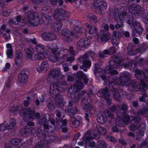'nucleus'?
I'll return each instance as SVG.
<instances>
[{"label": "nucleus", "instance_id": "obj_31", "mask_svg": "<svg viewBox=\"0 0 148 148\" xmlns=\"http://www.w3.org/2000/svg\"><path fill=\"white\" fill-rule=\"evenodd\" d=\"M6 46L7 49L6 53L8 58H11L13 57V51L12 45L10 43L6 44Z\"/></svg>", "mask_w": 148, "mask_h": 148}, {"label": "nucleus", "instance_id": "obj_64", "mask_svg": "<svg viewBox=\"0 0 148 148\" xmlns=\"http://www.w3.org/2000/svg\"><path fill=\"white\" fill-rule=\"evenodd\" d=\"M15 64L17 66H19L20 65L22 61V58H16L15 57Z\"/></svg>", "mask_w": 148, "mask_h": 148}, {"label": "nucleus", "instance_id": "obj_18", "mask_svg": "<svg viewBox=\"0 0 148 148\" xmlns=\"http://www.w3.org/2000/svg\"><path fill=\"white\" fill-rule=\"evenodd\" d=\"M146 71L148 74V69H146ZM135 76L136 78L140 79L141 82L144 80L148 82V75H146V74L141 70H136L135 72Z\"/></svg>", "mask_w": 148, "mask_h": 148}, {"label": "nucleus", "instance_id": "obj_37", "mask_svg": "<svg viewBox=\"0 0 148 148\" xmlns=\"http://www.w3.org/2000/svg\"><path fill=\"white\" fill-rule=\"evenodd\" d=\"M37 123L38 124L41 125H42L45 123H47L48 121L46 119V115H43L40 116V118L37 120Z\"/></svg>", "mask_w": 148, "mask_h": 148}, {"label": "nucleus", "instance_id": "obj_9", "mask_svg": "<svg viewBox=\"0 0 148 148\" xmlns=\"http://www.w3.org/2000/svg\"><path fill=\"white\" fill-rule=\"evenodd\" d=\"M141 85L139 82L135 80H132L130 83L129 85L132 86V90L135 89L136 91L140 90L142 91L145 92L147 89V87L146 84L141 82Z\"/></svg>", "mask_w": 148, "mask_h": 148}, {"label": "nucleus", "instance_id": "obj_16", "mask_svg": "<svg viewBox=\"0 0 148 148\" xmlns=\"http://www.w3.org/2000/svg\"><path fill=\"white\" fill-rule=\"evenodd\" d=\"M66 110L67 111L69 115L71 116L76 114L78 111L76 107L75 103L73 101L69 102V105L66 108Z\"/></svg>", "mask_w": 148, "mask_h": 148}, {"label": "nucleus", "instance_id": "obj_53", "mask_svg": "<svg viewBox=\"0 0 148 148\" xmlns=\"http://www.w3.org/2000/svg\"><path fill=\"white\" fill-rule=\"evenodd\" d=\"M15 19L13 18L10 19L8 21V24L11 27H16V25H17V23H16V22L15 21Z\"/></svg>", "mask_w": 148, "mask_h": 148}, {"label": "nucleus", "instance_id": "obj_22", "mask_svg": "<svg viewBox=\"0 0 148 148\" xmlns=\"http://www.w3.org/2000/svg\"><path fill=\"white\" fill-rule=\"evenodd\" d=\"M79 59L80 61L83 62V66H80V69H83L84 67H89L90 66L91 62L88 60L89 57L87 54L84 55L80 57Z\"/></svg>", "mask_w": 148, "mask_h": 148}, {"label": "nucleus", "instance_id": "obj_2", "mask_svg": "<svg viewBox=\"0 0 148 148\" xmlns=\"http://www.w3.org/2000/svg\"><path fill=\"white\" fill-rule=\"evenodd\" d=\"M68 86L65 81H57L54 82L50 86V95L55 99L56 105L60 108H63L64 105V101L63 96L59 95V90H65Z\"/></svg>", "mask_w": 148, "mask_h": 148}, {"label": "nucleus", "instance_id": "obj_44", "mask_svg": "<svg viewBox=\"0 0 148 148\" xmlns=\"http://www.w3.org/2000/svg\"><path fill=\"white\" fill-rule=\"evenodd\" d=\"M119 111L118 113V115H119V114L121 115V114H125L127 110V106L125 104L122 105L121 107H120V109H119Z\"/></svg>", "mask_w": 148, "mask_h": 148}, {"label": "nucleus", "instance_id": "obj_60", "mask_svg": "<svg viewBox=\"0 0 148 148\" xmlns=\"http://www.w3.org/2000/svg\"><path fill=\"white\" fill-rule=\"evenodd\" d=\"M119 109H120V106H119L117 105V106H116L115 105H113L111 107L110 110L112 112L117 111L119 112Z\"/></svg>", "mask_w": 148, "mask_h": 148}, {"label": "nucleus", "instance_id": "obj_1", "mask_svg": "<svg viewBox=\"0 0 148 148\" xmlns=\"http://www.w3.org/2000/svg\"><path fill=\"white\" fill-rule=\"evenodd\" d=\"M84 86L83 82L81 81L78 80L76 82L75 85L72 86L69 89V90L72 93L71 97L73 96V101L75 102L78 101L80 98L82 99L81 105L82 107L89 111V114L95 113V109L93 108L92 104L90 103H89L88 99L85 98L84 95L86 92L85 91H79L82 89Z\"/></svg>", "mask_w": 148, "mask_h": 148}, {"label": "nucleus", "instance_id": "obj_48", "mask_svg": "<svg viewBox=\"0 0 148 148\" xmlns=\"http://www.w3.org/2000/svg\"><path fill=\"white\" fill-rule=\"evenodd\" d=\"M47 105L49 108L51 110H53L54 108L53 102L50 99L46 101Z\"/></svg>", "mask_w": 148, "mask_h": 148}, {"label": "nucleus", "instance_id": "obj_59", "mask_svg": "<svg viewBox=\"0 0 148 148\" xmlns=\"http://www.w3.org/2000/svg\"><path fill=\"white\" fill-rule=\"evenodd\" d=\"M121 36V34L120 32L118 31H117L114 32L112 35V37H115L116 38L120 39L119 38Z\"/></svg>", "mask_w": 148, "mask_h": 148}, {"label": "nucleus", "instance_id": "obj_17", "mask_svg": "<svg viewBox=\"0 0 148 148\" xmlns=\"http://www.w3.org/2000/svg\"><path fill=\"white\" fill-rule=\"evenodd\" d=\"M29 72L27 69L22 71L18 75V80L21 83H25L28 78Z\"/></svg>", "mask_w": 148, "mask_h": 148}, {"label": "nucleus", "instance_id": "obj_7", "mask_svg": "<svg viewBox=\"0 0 148 148\" xmlns=\"http://www.w3.org/2000/svg\"><path fill=\"white\" fill-rule=\"evenodd\" d=\"M126 19V22L133 26L135 28L134 31H133V36H135L136 33H137L139 35H141L143 30V29L141 27L140 24L135 20L133 14L130 13V15H127Z\"/></svg>", "mask_w": 148, "mask_h": 148}, {"label": "nucleus", "instance_id": "obj_19", "mask_svg": "<svg viewBox=\"0 0 148 148\" xmlns=\"http://www.w3.org/2000/svg\"><path fill=\"white\" fill-rule=\"evenodd\" d=\"M96 132V130H89L85 133L84 135V138L87 140H90L94 138L96 139L99 138V134H96L95 132Z\"/></svg>", "mask_w": 148, "mask_h": 148}, {"label": "nucleus", "instance_id": "obj_34", "mask_svg": "<svg viewBox=\"0 0 148 148\" xmlns=\"http://www.w3.org/2000/svg\"><path fill=\"white\" fill-rule=\"evenodd\" d=\"M35 49L37 53H45L46 48L43 45L38 44L36 45Z\"/></svg>", "mask_w": 148, "mask_h": 148}, {"label": "nucleus", "instance_id": "obj_6", "mask_svg": "<svg viewBox=\"0 0 148 148\" xmlns=\"http://www.w3.org/2000/svg\"><path fill=\"white\" fill-rule=\"evenodd\" d=\"M24 16L27 22L32 26H36L40 23L39 15L37 12L29 11L25 14Z\"/></svg>", "mask_w": 148, "mask_h": 148}, {"label": "nucleus", "instance_id": "obj_36", "mask_svg": "<svg viewBox=\"0 0 148 148\" xmlns=\"http://www.w3.org/2000/svg\"><path fill=\"white\" fill-rule=\"evenodd\" d=\"M35 60H42L45 59L47 57V55L45 53H38V54H35L34 56Z\"/></svg>", "mask_w": 148, "mask_h": 148}, {"label": "nucleus", "instance_id": "obj_15", "mask_svg": "<svg viewBox=\"0 0 148 148\" xmlns=\"http://www.w3.org/2000/svg\"><path fill=\"white\" fill-rule=\"evenodd\" d=\"M59 51L58 49H53L52 52L49 56V60L51 62H58L60 60V56H59Z\"/></svg>", "mask_w": 148, "mask_h": 148}, {"label": "nucleus", "instance_id": "obj_35", "mask_svg": "<svg viewBox=\"0 0 148 148\" xmlns=\"http://www.w3.org/2000/svg\"><path fill=\"white\" fill-rule=\"evenodd\" d=\"M111 90L112 92V93L115 99L117 100H120L121 95L119 92L118 90L115 88H114L112 87L111 88Z\"/></svg>", "mask_w": 148, "mask_h": 148}, {"label": "nucleus", "instance_id": "obj_42", "mask_svg": "<svg viewBox=\"0 0 148 148\" xmlns=\"http://www.w3.org/2000/svg\"><path fill=\"white\" fill-rule=\"evenodd\" d=\"M138 115H142L143 116H147L148 114V109L145 108L143 109L138 110L137 112Z\"/></svg>", "mask_w": 148, "mask_h": 148}, {"label": "nucleus", "instance_id": "obj_27", "mask_svg": "<svg viewBox=\"0 0 148 148\" xmlns=\"http://www.w3.org/2000/svg\"><path fill=\"white\" fill-rule=\"evenodd\" d=\"M62 24L60 20L56 21L51 25V28L54 32H58L60 30L62 27Z\"/></svg>", "mask_w": 148, "mask_h": 148}, {"label": "nucleus", "instance_id": "obj_54", "mask_svg": "<svg viewBox=\"0 0 148 148\" xmlns=\"http://www.w3.org/2000/svg\"><path fill=\"white\" fill-rule=\"evenodd\" d=\"M120 39L116 38L115 37H112L111 42L112 45L116 46H117L119 44Z\"/></svg>", "mask_w": 148, "mask_h": 148}, {"label": "nucleus", "instance_id": "obj_46", "mask_svg": "<svg viewBox=\"0 0 148 148\" xmlns=\"http://www.w3.org/2000/svg\"><path fill=\"white\" fill-rule=\"evenodd\" d=\"M10 32V30L9 29H7V31H4V32L1 31L3 36L6 40H7L10 38V35L9 34Z\"/></svg>", "mask_w": 148, "mask_h": 148}, {"label": "nucleus", "instance_id": "obj_12", "mask_svg": "<svg viewBox=\"0 0 148 148\" xmlns=\"http://www.w3.org/2000/svg\"><path fill=\"white\" fill-rule=\"evenodd\" d=\"M131 75L128 72H125L120 75L119 78L121 84L122 85L128 86L129 88H132V86L129 85V83L132 80L130 81L128 83V81L130 78Z\"/></svg>", "mask_w": 148, "mask_h": 148}, {"label": "nucleus", "instance_id": "obj_39", "mask_svg": "<svg viewBox=\"0 0 148 148\" xmlns=\"http://www.w3.org/2000/svg\"><path fill=\"white\" fill-rule=\"evenodd\" d=\"M107 120V117L105 115H102L97 116V120L98 122L101 124L105 123Z\"/></svg>", "mask_w": 148, "mask_h": 148}, {"label": "nucleus", "instance_id": "obj_30", "mask_svg": "<svg viewBox=\"0 0 148 148\" xmlns=\"http://www.w3.org/2000/svg\"><path fill=\"white\" fill-rule=\"evenodd\" d=\"M94 130H96V132H95L96 134H99V138L100 137L101 134L104 135L106 133V130L103 127H101L99 125H98L96 126V128Z\"/></svg>", "mask_w": 148, "mask_h": 148}, {"label": "nucleus", "instance_id": "obj_50", "mask_svg": "<svg viewBox=\"0 0 148 148\" xmlns=\"http://www.w3.org/2000/svg\"><path fill=\"white\" fill-rule=\"evenodd\" d=\"M21 141V140L17 138H12L10 141V143L11 144L16 145H18Z\"/></svg>", "mask_w": 148, "mask_h": 148}, {"label": "nucleus", "instance_id": "obj_23", "mask_svg": "<svg viewBox=\"0 0 148 148\" xmlns=\"http://www.w3.org/2000/svg\"><path fill=\"white\" fill-rule=\"evenodd\" d=\"M128 10L130 13L135 15L141 12V7L140 6L137 4L131 5L129 6Z\"/></svg>", "mask_w": 148, "mask_h": 148}, {"label": "nucleus", "instance_id": "obj_47", "mask_svg": "<svg viewBox=\"0 0 148 148\" xmlns=\"http://www.w3.org/2000/svg\"><path fill=\"white\" fill-rule=\"evenodd\" d=\"M105 51L107 53L108 55H110L115 53L116 51V49L114 46L112 47L108 50H105Z\"/></svg>", "mask_w": 148, "mask_h": 148}, {"label": "nucleus", "instance_id": "obj_11", "mask_svg": "<svg viewBox=\"0 0 148 148\" xmlns=\"http://www.w3.org/2000/svg\"><path fill=\"white\" fill-rule=\"evenodd\" d=\"M49 78H52L54 79H58L63 77L64 75L62 73L60 68H56L51 70L48 74Z\"/></svg>", "mask_w": 148, "mask_h": 148}, {"label": "nucleus", "instance_id": "obj_25", "mask_svg": "<svg viewBox=\"0 0 148 148\" xmlns=\"http://www.w3.org/2000/svg\"><path fill=\"white\" fill-rule=\"evenodd\" d=\"M24 51L27 54V58L31 60L32 59V56L34 53V49L31 47H26L24 48Z\"/></svg>", "mask_w": 148, "mask_h": 148}, {"label": "nucleus", "instance_id": "obj_8", "mask_svg": "<svg viewBox=\"0 0 148 148\" xmlns=\"http://www.w3.org/2000/svg\"><path fill=\"white\" fill-rule=\"evenodd\" d=\"M147 48L146 44H143L141 47L134 50L135 48L134 45L132 44H130L127 48V53L131 56L136 54L139 52L143 53L145 51Z\"/></svg>", "mask_w": 148, "mask_h": 148}, {"label": "nucleus", "instance_id": "obj_52", "mask_svg": "<svg viewBox=\"0 0 148 148\" xmlns=\"http://www.w3.org/2000/svg\"><path fill=\"white\" fill-rule=\"evenodd\" d=\"M128 64L129 67L131 69H134L136 66V62L132 60L129 61Z\"/></svg>", "mask_w": 148, "mask_h": 148}, {"label": "nucleus", "instance_id": "obj_63", "mask_svg": "<svg viewBox=\"0 0 148 148\" xmlns=\"http://www.w3.org/2000/svg\"><path fill=\"white\" fill-rule=\"evenodd\" d=\"M121 116L123 118L124 117V120L125 121L128 122L130 120V116L126 113H123L122 114H121Z\"/></svg>", "mask_w": 148, "mask_h": 148}, {"label": "nucleus", "instance_id": "obj_5", "mask_svg": "<svg viewBox=\"0 0 148 148\" xmlns=\"http://www.w3.org/2000/svg\"><path fill=\"white\" fill-rule=\"evenodd\" d=\"M23 119L25 121L28 122L27 125L28 126H34L33 122H30L32 121L35 117L38 120L40 118V114L37 113L35 115L34 110L33 108H29L26 110L24 112Z\"/></svg>", "mask_w": 148, "mask_h": 148}, {"label": "nucleus", "instance_id": "obj_61", "mask_svg": "<svg viewBox=\"0 0 148 148\" xmlns=\"http://www.w3.org/2000/svg\"><path fill=\"white\" fill-rule=\"evenodd\" d=\"M31 101V99L30 97H27L26 99L24 101L23 104L25 107H27L29 105L30 102Z\"/></svg>", "mask_w": 148, "mask_h": 148}, {"label": "nucleus", "instance_id": "obj_14", "mask_svg": "<svg viewBox=\"0 0 148 148\" xmlns=\"http://www.w3.org/2000/svg\"><path fill=\"white\" fill-rule=\"evenodd\" d=\"M108 91L109 89L108 88H102L98 92L97 95L99 97H104L106 100L107 103L109 104L111 103V100L109 98L110 95Z\"/></svg>", "mask_w": 148, "mask_h": 148}, {"label": "nucleus", "instance_id": "obj_51", "mask_svg": "<svg viewBox=\"0 0 148 148\" xmlns=\"http://www.w3.org/2000/svg\"><path fill=\"white\" fill-rule=\"evenodd\" d=\"M118 12V10L117 8L114 9L110 8L109 9V12H108V14L110 16L114 15V17L115 15H116L117 13Z\"/></svg>", "mask_w": 148, "mask_h": 148}, {"label": "nucleus", "instance_id": "obj_4", "mask_svg": "<svg viewBox=\"0 0 148 148\" xmlns=\"http://www.w3.org/2000/svg\"><path fill=\"white\" fill-rule=\"evenodd\" d=\"M59 56L62 54V56H60L63 62L66 61L70 62L75 60V51L73 49V47H71L68 50L67 49H63L59 50Z\"/></svg>", "mask_w": 148, "mask_h": 148}, {"label": "nucleus", "instance_id": "obj_20", "mask_svg": "<svg viewBox=\"0 0 148 148\" xmlns=\"http://www.w3.org/2000/svg\"><path fill=\"white\" fill-rule=\"evenodd\" d=\"M93 4L96 8L100 10L106 9L107 6V3L103 0H94Z\"/></svg>", "mask_w": 148, "mask_h": 148}, {"label": "nucleus", "instance_id": "obj_24", "mask_svg": "<svg viewBox=\"0 0 148 148\" xmlns=\"http://www.w3.org/2000/svg\"><path fill=\"white\" fill-rule=\"evenodd\" d=\"M89 39L83 38L79 40L77 43V47L79 50H81L82 48H84L86 46L90 44Z\"/></svg>", "mask_w": 148, "mask_h": 148}, {"label": "nucleus", "instance_id": "obj_3", "mask_svg": "<svg viewBox=\"0 0 148 148\" xmlns=\"http://www.w3.org/2000/svg\"><path fill=\"white\" fill-rule=\"evenodd\" d=\"M109 64V66H107L106 70L108 71V73L111 75V77H112V78L110 77V79L108 84V85L112 86L117 83L118 81V78L115 75H112L118 73V72L114 69L119 68L122 65L125 68H127L128 64L125 63H123L122 61L117 56L113 57L112 60L110 62Z\"/></svg>", "mask_w": 148, "mask_h": 148}, {"label": "nucleus", "instance_id": "obj_49", "mask_svg": "<svg viewBox=\"0 0 148 148\" xmlns=\"http://www.w3.org/2000/svg\"><path fill=\"white\" fill-rule=\"evenodd\" d=\"M144 132L138 130L136 133V139L138 140L140 139L144 136Z\"/></svg>", "mask_w": 148, "mask_h": 148}, {"label": "nucleus", "instance_id": "obj_10", "mask_svg": "<svg viewBox=\"0 0 148 148\" xmlns=\"http://www.w3.org/2000/svg\"><path fill=\"white\" fill-rule=\"evenodd\" d=\"M61 34L64 40L66 42H70L72 41V36L73 35V34L68 29H63L62 30Z\"/></svg>", "mask_w": 148, "mask_h": 148}, {"label": "nucleus", "instance_id": "obj_13", "mask_svg": "<svg viewBox=\"0 0 148 148\" xmlns=\"http://www.w3.org/2000/svg\"><path fill=\"white\" fill-rule=\"evenodd\" d=\"M69 16V13L65 10L60 9L59 10H57L55 11L54 15V18L58 21L62 19L63 17H67Z\"/></svg>", "mask_w": 148, "mask_h": 148}, {"label": "nucleus", "instance_id": "obj_57", "mask_svg": "<svg viewBox=\"0 0 148 148\" xmlns=\"http://www.w3.org/2000/svg\"><path fill=\"white\" fill-rule=\"evenodd\" d=\"M55 113L57 116L56 120H58L59 121H61L62 119L61 118V112H60L58 110H56L55 111Z\"/></svg>", "mask_w": 148, "mask_h": 148}, {"label": "nucleus", "instance_id": "obj_33", "mask_svg": "<svg viewBox=\"0 0 148 148\" xmlns=\"http://www.w3.org/2000/svg\"><path fill=\"white\" fill-rule=\"evenodd\" d=\"M8 130L13 129L16 125V121L14 119L10 120L8 122H6Z\"/></svg>", "mask_w": 148, "mask_h": 148}, {"label": "nucleus", "instance_id": "obj_21", "mask_svg": "<svg viewBox=\"0 0 148 148\" xmlns=\"http://www.w3.org/2000/svg\"><path fill=\"white\" fill-rule=\"evenodd\" d=\"M110 36L109 33L106 31H101L98 35V40L104 43L106 42L108 40Z\"/></svg>", "mask_w": 148, "mask_h": 148}, {"label": "nucleus", "instance_id": "obj_28", "mask_svg": "<svg viewBox=\"0 0 148 148\" xmlns=\"http://www.w3.org/2000/svg\"><path fill=\"white\" fill-rule=\"evenodd\" d=\"M126 16V14L125 12H120L118 10L116 15H115L114 19L116 22H119V21L124 20L125 17Z\"/></svg>", "mask_w": 148, "mask_h": 148}, {"label": "nucleus", "instance_id": "obj_43", "mask_svg": "<svg viewBox=\"0 0 148 148\" xmlns=\"http://www.w3.org/2000/svg\"><path fill=\"white\" fill-rule=\"evenodd\" d=\"M71 121L72 124L75 127H77L79 125L80 122L74 116L71 117Z\"/></svg>", "mask_w": 148, "mask_h": 148}, {"label": "nucleus", "instance_id": "obj_62", "mask_svg": "<svg viewBox=\"0 0 148 148\" xmlns=\"http://www.w3.org/2000/svg\"><path fill=\"white\" fill-rule=\"evenodd\" d=\"M145 125L144 123H141L140 124L138 127V129L139 130L145 132Z\"/></svg>", "mask_w": 148, "mask_h": 148}, {"label": "nucleus", "instance_id": "obj_32", "mask_svg": "<svg viewBox=\"0 0 148 148\" xmlns=\"http://www.w3.org/2000/svg\"><path fill=\"white\" fill-rule=\"evenodd\" d=\"M87 29L88 31V33L90 34H96L98 32V29L95 26L90 27L87 23L86 24Z\"/></svg>", "mask_w": 148, "mask_h": 148}, {"label": "nucleus", "instance_id": "obj_29", "mask_svg": "<svg viewBox=\"0 0 148 148\" xmlns=\"http://www.w3.org/2000/svg\"><path fill=\"white\" fill-rule=\"evenodd\" d=\"M49 66L48 63L47 62H43L41 63V66L37 68V71L39 73L42 72L43 71H46Z\"/></svg>", "mask_w": 148, "mask_h": 148}, {"label": "nucleus", "instance_id": "obj_41", "mask_svg": "<svg viewBox=\"0 0 148 148\" xmlns=\"http://www.w3.org/2000/svg\"><path fill=\"white\" fill-rule=\"evenodd\" d=\"M107 145L103 141H99L97 143L95 148H107Z\"/></svg>", "mask_w": 148, "mask_h": 148}, {"label": "nucleus", "instance_id": "obj_58", "mask_svg": "<svg viewBox=\"0 0 148 148\" xmlns=\"http://www.w3.org/2000/svg\"><path fill=\"white\" fill-rule=\"evenodd\" d=\"M95 69L94 70V73L96 75L97 73H99L101 72H102L103 69L102 68H98L97 67V64H95Z\"/></svg>", "mask_w": 148, "mask_h": 148}, {"label": "nucleus", "instance_id": "obj_55", "mask_svg": "<svg viewBox=\"0 0 148 148\" xmlns=\"http://www.w3.org/2000/svg\"><path fill=\"white\" fill-rule=\"evenodd\" d=\"M86 75L82 71H78L77 72L76 76L79 79H83Z\"/></svg>", "mask_w": 148, "mask_h": 148}, {"label": "nucleus", "instance_id": "obj_40", "mask_svg": "<svg viewBox=\"0 0 148 148\" xmlns=\"http://www.w3.org/2000/svg\"><path fill=\"white\" fill-rule=\"evenodd\" d=\"M87 17L91 23H96L98 21L96 16L93 14H88Z\"/></svg>", "mask_w": 148, "mask_h": 148}, {"label": "nucleus", "instance_id": "obj_45", "mask_svg": "<svg viewBox=\"0 0 148 148\" xmlns=\"http://www.w3.org/2000/svg\"><path fill=\"white\" fill-rule=\"evenodd\" d=\"M32 128L29 127V128L27 127L24 129L22 132V134L23 136H26L30 134H32Z\"/></svg>", "mask_w": 148, "mask_h": 148}, {"label": "nucleus", "instance_id": "obj_38", "mask_svg": "<svg viewBox=\"0 0 148 148\" xmlns=\"http://www.w3.org/2000/svg\"><path fill=\"white\" fill-rule=\"evenodd\" d=\"M40 145H42V147H45V148H48L49 144L50 143L49 141L44 138H42L40 141L38 143Z\"/></svg>", "mask_w": 148, "mask_h": 148}, {"label": "nucleus", "instance_id": "obj_26", "mask_svg": "<svg viewBox=\"0 0 148 148\" xmlns=\"http://www.w3.org/2000/svg\"><path fill=\"white\" fill-rule=\"evenodd\" d=\"M42 37L45 40L51 41L55 40V35L53 33H45L42 34Z\"/></svg>", "mask_w": 148, "mask_h": 148}, {"label": "nucleus", "instance_id": "obj_56", "mask_svg": "<svg viewBox=\"0 0 148 148\" xmlns=\"http://www.w3.org/2000/svg\"><path fill=\"white\" fill-rule=\"evenodd\" d=\"M8 130L6 125V122H4L3 124H1L0 125V133Z\"/></svg>", "mask_w": 148, "mask_h": 148}]
</instances>
